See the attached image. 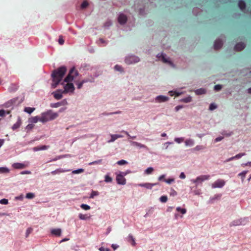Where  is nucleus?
Returning <instances> with one entry per match:
<instances>
[{
	"instance_id": "nucleus-1",
	"label": "nucleus",
	"mask_w": 251,
	"mask_h": 251,
	"mask_svg": "<svg viewBox=\"0 0 251 251\" xmlns=\"http://www.w3.org/2000/svg\"><path fill=\"white\" fill-rule=\"evenodd\" d=\"M79 73L74 67L71 69L68 75L65 78L64 81L67 82V83L64 86L63 92L65 94L71 92L73 93L75 90V87L72 83H70L78 75Z\"/></svg>"
},
{
	"instance_id": "nucleus-2",
	"label": "nucleus",
	"mask_w": 251,
	"mask_h": 251,
	"mask_svg": "<svg viewBox=\"0 0 251 251\" xmlns=\"http://www.w3.org/2000/svg\"><path fill=\"white\" fill-rule=\"evenodd\" d=\"M66 72L67 68L65 66L60 67L52 72L51 77L53 82L51 84V86L53 88H55L57 87L62 79Z\"/></svg>"
},
{
	"instance_id": "nucleus-3",
	"label": "nucleus",
	"mask_w": 251,
	"mask_h": 251,
	"mask_svg": "<svg viewBox=\"0 0 251 251\" xmlns=\"http://www.w3.org/2000/svg\"><path fill=\"white\" fill-rule=\"evenodd\" d=\"M58 116V114L57 113L53 112L52 110H49L41 114V122L45 123L55 119Z\"/></svg>"
},
{
	"instance_id": "nucleus-4",
	"label": "nucleus",
	"mask_w": 251,
	"mask_h": 251,
	"mask_svg": "<svg viewBox=\"0 0 251 251\" xmlns=\"http://www.w3.org/2000/svg\"><path fill=\"white\" fill-rule=\"evenodd\" d=\"M127 174L126 173H120V174H118L116 176V181L117 183L121 185H125L126 183V179L124 177V176H126Z\"/></svg>"
},
{
	"instance_id": "nucleus-5",
	"label": "nucleus",
	"mask_w": 251,
	"mask_h": 251,
	"mask_svg": "<svg viewBox=\"0 0 251 251\" xmlns=\"http://www.w3.org/2000/svg\"><path fill=\"white\" fill-rule=\"evenodd\" d=\"M140 61V59L138 57L135 55H131L127 56L125 59V62L127 65L136 63Z\"/></svg>"
},
{
	"instance_id": "nucleus-6",
	"label": "nucleus",
	"mask_w": 251,
	"mask_h": 251,
	"mask_svg": "<svg viewBox=\"0 0 251 251\" xmlns=\"http://www.w3.org/2000/svg\"><path fill=\"white\" fill-rule=\"evenodd\" d=\"M225 183L226 182L225 181V180L219 179L212 184V188H222L225 185Z\"/></svg>"
},
{
	"instance_id": "nucleus-7",
	"label": "nucleus",
	"mask_w": 251,
	"mask_h": 251,
	"mask_svg": "<svg viewBox=\"0 0 251 251\" xmlns=\"http://www.w3.org/2000/svg\"><path fill=\"white\" fill-rule=\"evenodd\" d=\"M209 175H201L199 176H198L196 179L192 180V181L195 183L201 182L205 180L209 179Z\"/></svg>"
},
{
	"instance_id": "nucleus-8",
	"label": "nucleus",
	"mask_w": 251,
	"mask_h": 251,
	"mask_svg": "<svg viewBox=\"0 0 251 251\" xmlns=\"http://www.w3.org/2000/svg\"><path fill=\"white\" fill-rule=\"evenodd\" d=\"M63 94H65V93H64L63 90H62L61 89H58L52 93L54 98L56 100H60L62 99Z\"/></svg>"
},
{
	"instance_id": "nucleus-9",
	"label": "nucleus",
	"mask_w": 251,
	"mask_h": 251,
	"mask_svg": "<svg viewBox=\"0 0 251 251\" xmlns=\"http://www.w3.org/2000/svg\"><path fill=\"white\" fill-rule=\"evenodd\" d=\"M169 98L168 97L159 95L155 98V101L158 102H165L169 100Z\"/></svg>"
},
{
	"instance_id": "nucleus-10",
	"label": "nucleus",
	"mask_w": 251,
	"mask_h": 251,
	"mask_svg": "<svg viewBox=\"0 0 251 251\" xmlns=\"http://www.w3.org/2000/svg\"><path fill=\"white\" fill-rule=\"evenodd\" d=\"M157 184H158V183H145L139 184L138 185L139 186L145 187L148 189H151L153 186L156 185Z\"/></svg>"
},
{
	"instance_id": "nucleus-11",
	"label": "nucleus",
	"mask_w": 251,
	"mask_h": 251,
	"mask_svg": "<svg viewBox=\"0 0 251 251\" xmlns=\"http://www.w3.org/2000/svg\"><path fill=\"white\" fill-rule=\"evenodd\" d=\"M118 22L121 24L123 25L125 24L127 21V17L126 15H125L123 14H121L118 17Z\"/></svg>"
},
{
	"instance_id": "nucleus-12",
	"label": "nucleus",
	"mask_w": 251,
	"mask_h": 251,
	"mask_svg": "<svg viewBox=\"0 0 251 251\" xmlns=\"http://www.w3.org/2000/svg\"><path fill=\"white\" fill-rule=\"evenodd\" d=\"M245 48V45L243 43H238L234 47L236 51H241Z\"/></svg>"
},
{
	"instance_id": "nucleus-13",
	"label": "nucleus",
	"mask_w": 251,
	"mask_h": 251,
	"mask_svg": "<svg viewBox=\"0 0 251 251\" xmlns=\"http://www.w3.org/2000/svg\"><path fill=\"white\" fill-rule=\"evenodd\" d=\"M22 124V121L20 117H18L17 122L14 124L12 126L13 130H15L17 128H19Z\"/></svg>"
},
{
	"instance_id": "nucleus-14",
	"label": "nucleus",
	"mask_w": 251,
	"mask_h": 251,
	"mask_svg": "<svg viewBox=\"0 0 251 251\" xmlns=\"http://www.w3.org/2000/svg\"><path fill=\"white\" fill-rule=\"evenodd\" d=\"M222 46H223V42L221 40L218 39V40H216L215 41L214 47V49L215 50L220 49V48H222Z\"/></svg>"
},
{
	"instance_id": "nucleus-15",
	"label": "nucleus",
	"mask_w": 251,
	"mask_h": 251,
	"mask_svg": "<svg viewBox=\"0 0 251 251\" xmlns=\"http://www.w3.org/2000/svg\"><path fill=\"white\" fill-rule=\"evenodd\" d=\"M13 168L16 169H22L26 167V165L23 163H15L12 165Z\"/></svg>"
},
{
	"instance_id": "nucleus-16",
	"label": "nucleus",
	"mask_w": 251,
	"mask_h": 251,
	"mask_svg": "<svg viewBox=\"0 0 251 251\" xmlns=\"http://www.w3.org/2000/svg\"><path fill=\"white\" fill-rule=\"evenodd\" d=\"M51 233L53 235L59 236L61 233V230L60 228H54L51 229Z\"/></svg>"
},
{
	"instance_id": "nucleus-17",
	"label": "nucleus",
	"mask_w": 251,
	"mask_h": 251,
	"mask_svg": "<svg viewBox=\"0 0 251 251\" xmlns=\"http://www.w3.org/2000/svg\"><path fill=\"white\" fill-rule=\"evenodd\" d=\"M15 102V100H11L8 101L7 102H5L3 104V106L5 108H8V107H10L12 106Z\"/></svg>"
},
{
	"instance_id": "nucleus-18",
	"label": "nucleus",
	"mask_w": 251,
	"mask_h": 251,
	"mask_svg": "<svg viewBox=\"0 0 251 251\" xmlns=\"http://www.w3.org/2000/svg\"><path fill=\"white\" fill-rule=\"evenodd\" d=\"M238 6L241 10H244L246 8V3L243 0H240L238 1Z\"/></svg>"
},
{
	"instance_id": "nucleus-19",
	"label": "nucleus",
	"mask_w": 251,
	"mask_h": 251,
	"mask_svg": "<svg viewBox=\"0 0 251 251\" xmlns=\"http://www.w3.org/2000/svg\"><path fill=\"white\" fill-rule=\"evenodd\" d=\"M185 144L186 146L191 147L194 145V141L191 139H188L185 141Z\"/></svg>"
},
{
	"instance_id": "nucleus-20",
	"label": "nucleus",
	"mask_w": 251,
	"mask_h": 251,
	"mask_svg": "<svg viewBox=\"0 0 251 251\" xmlns=\"http://www.w3.org/2000/svg\"><path fill=\"white\" fill-rule=\"evenodd\" d=\"M131 144L134 146H136V147H138L140 148H146V146L143 144H142L140 143H138V142H135V141H133L131 143Z\"/></svg>"
},
{
	"instance_id": "nucleus-21",
	"label": "nucleus",
	"mask_w": 251,
	"mask_h": 251,
	"mask_svg": "<svg viewBox=\"0 0 251 251\" xmlns=\"http://www.w3.org/2000/svg\"><path fill=\"white\" fill-rule=\"evenodd\" d=\"M47 149H48V147L47 146H41L40 147H35L33 148V150L34 151H40V150H47Z\"/></svg>"
},
{
	"instance_id": "nucleus-22",
	"label": "nucleus",
	"mask_w": 251,
	"mask_h": 251,
	"mask_svg": "<svg viewBox=\"0 0 251 251\" xmlns=\"http://www.w3.org/2000/svg\"><path fill=\"white\" fill-rule=\"evenodd\" d=\"M38 121L41 122V117L35 116L30 119V122L32 123H36Z\"/></svg>"
},
{
	"instance_id": "nucleus-23",
	"label": "nucleus",
	"mask_w": 251,
	"mask_h": 251,
	"mask_svg": "<svg viewBox=\"0 0 251 251\" xmlns=\"http://www.w3.org/2000/svg\"><path fill=\"white\" fill-rule=\"evenodd\" d=\"M66 171L65 170H64L63 169H56L53 171H52L51 172V174L52 175H55L57 174H59V173H64Z\"/></svg>"
},
{
	"instance_id": "nucleus-24",
	"label": "nucleus",
	"mask_w": 251,
	"mask_h": 251,
	"mask_svg": "<svg viewBox=\"0 0 251 251\" xmlns=\"http://www.w3.org/2000/svg\"><path fill=\"white\" fill-rule=\"evenodd\" d=\"M35 108H32L30 107H26L24 109V111L28 113L31 114L32 112H33L35 110Z\"/></svg>"
},
{
	"instance_id": "nucleus-25",
	"label": "nucleus",
	"mask_w": 251,
	"mask_h": 251,
	"mask_svg": "<svg viewBox=\"0 0 251 251\" xmlns=\"http://www.w3.org/2000/svg\"><path fill=\"white\" fill-rule=\"evenodd\" d=\"M128 241L131 242V244L132 246H134L136 245V243L134 240V238L132 236V235L129 234L128 236Z\"/></svg>"
},
{
	"instance_id": "nucleus-26",
	"label": "nucleus",
	"mask_w": 251,
	"mask_h": 251,
	"mask_svg": "<svg viewBox=\"0 0 251 251\" xmlns=\"http://www.w3.org/2000/svg\"><path fill=\"white\" fill-rule=\"evenodd\" d=\"M205 90L204 89L201 88L196 90L195 93L197 95H201L205 93Z\"/></svg>"
},
{
	"instance_id": "nucleus-27",
	"label": "nucleus",
	"mask_w": 251,
	"mask_h": 251,
	"mask_svg": "<svg viewBox=\"0 0 251 251\" xmlns=\"http://www.w3.org/2000/svg\"><path fill=\"white\" fill-rule=\"evenodd\" d=\"M9 170L6 167H0V174L8 173Z\"/></svg>"
},
{
	"instance_id": "nucleus-28",
	"label": "nucleus",
	"mask_w": 251,
	"mask_h": 251,
	"mask_svg": "<svg viewBox=\"0 0 251 251\" xmlns=\"http://www.w3.org/2000/svg\"><path fill=\"white\" fill-rule=\"evenodd\" d=\"M79 218L81 220H86L90 218L87 214H79L78 216Z\"/></svg>"
},
{
	"instance_id": "nucleus-29",
	"label": "nucleus",
	"mask_w": 251,
	"mask_h": 251,
	"mask_svg": "<svg viewBox=\"0 0 251 251\" xmlns=\"http://www.w3.org/2000/svg\"><path fill=\"white\" fill-rule=\"evenodd\" d=\"M247 173H248L247 171H244L238 174V176H241L242 181H244V178L246 176V175L247 174Z\"/></svg>"
},
{
	"instance_id": "nucleus-30",
	"label": "nucleus",
	"mask_w": 251,
	"mask_h": 251,
	"mask_svg": "<svg viewBox=\"0 0 251 251\" xmlns=\"http://www.w3.org/2000/svg\"><path fill=\"white\" fill-rule=\"evenodd\" d=\"M112 181V178L108 175H106L105 176L104 181L105 182H107V183L111 182Z\"/></svg>"
},
{
	"instance_id": "nucleus-31",
	"label": "nucleus",
	"mask_w": 251,
	"mask_h": 251,
	"mask_svg": "<svg viewBox=\"0 0 251 251\" xmlns=\"http://www.w3.org/2000/svg\"><path fill=\"white\" fill-rule=\"evenodd\" d=\"M176 210L178 212H181L182 214H184L186 213V210L185 208H181L180 207H177L176 208Z\"/></svg>"
},
{
	"instance_id": "nucleus-32",
	"label": "nucleus",
	"mask_w": 251,
	"mask_h": 251,
	"mask_svg": "<svg viewBox=\"0 0 251 251\" xmlns=\"http://www.w3.org/2000/svg\"><path fill=\"white\" fill-rule=\"evenodd\" d=\"M153 171V168H152V167H149L145 171V173L147 174V175H149V174H151L152 173V172Z\"/></svg>"
},
{
	"instance_id": "nucleus-33",
	"label": "nucleus",
	"mask_w": 251,
	"mask_h": 251,
	"mask_svg": "<svg viewBox=\"0 0 251 251\" xmlns=\"http://www.w3.org/2000/svg\"><path fill=\"white\" fill-rule=\"evenodd\" d=\"M117 139H118V137H117V134H112L111 135V139L109 141H108V142H113L115 141Z\"/></svg>"
},
{
	"instance_id": "nucleus-34",
	"label": "nucleus",
	"mask_w": 251,
	"mask_h": 251,
	"mask_svg": "<svg viewBox=\"0 0 251 251\" xmlns=\"http://www.w3.org/2000/svg\"><path fill=\"white\" fill-rule=\"evenodd\" d=\"M35 195L32 193H28L26 194V198L28 199H31L34 198Z\"/></svg>"
},
{
	"instance_id": "nucleus-35",
	"label": "nucleus",
	"mask_w": 251,
	"mask_h": 251,
	"mask_svg": "<svg viewBox=\"0 0 251 251\" xmlns=\"http://www.w3.org/2000/svg\"><path fill=\"white\" fill-rule=\"evenodd\" d=\"M80 207L82 208L84 210H88L90 209V206L88 205H87L86 204H82L80 205Z\"/></svg>"
},
{
	"instance_id": "nucleus-36",
	"label": "nucleus",
	"mask_w": 251,
	"mask_h": 251,
	"mask_svg": "<svg viewBox=\"0 0 251 251\" xmlns=\"http://www.w3.org/2000/svg\"><path fill=\"white\" fill-rule=\"evenodd\" d=\"M184 138L183 137L175 138L174 140L176 142L179 144L184 141Z\"/></svg>"
},
{
	"instance_id": "nucleus-37",
	"label": "nucleus",
	"mask_w": 251,
	"mask_h": 251,
	"mask_svg": "<svg viewBox=\"0 0 251 251\" xmlns=\"http://www.w3.org/2000/svg\"><path fill=\"white\" fill-rule=\"evenodd\" d=\"M99 194V193L98 191H92V192L91 194V195L90 196V198L93 199L95 196H98Z\"/></svg>"
},
{
	"instance_id": "nucleus-38",
	"label": "nucleus",
	"mask_w": 251,
	"mask_h": 251,
	"mask_svg": "<svg viewBox=\"0 0 251 251\" xmlns=\"http://www.w3.org/2000/svg\"><path fill=\"white\" fill-rule=\"evenodd\" d=\"M114 69L115 70H116L117 71H119L121 72H123V69L122 67L120 65H115L114 67Z\"/></svg>"
},
{
	"instance_id": "nucleus-39",
	"label": "nucleus",
	"mask_w": 251,
	"mask_h": 251,
	"mask_svg": "<svg viewBox=\"0 0 251 251\" xmlns=\"http://www.w3.org/2000/svg\"><path fill=\"white\" fill-rule=\"evenodd\" d=\"M204 147L202 146H201V145H198L197 146H196L194 149H193V150L194 151H200V150H203L204 149Z\"/></svg>"
},
{
	"instance_id": "nucleus-40",
	"label": "nucleus",
	"mask_w": 251,
	"mask_h": 251,
	"mask_svg": "<svg viewBox=\"0 0 251 251\" xmlns=\"http://www.w3.org/2000/svg\"><path fill=\"white\" fill-rule=\"evenodd\" d=\"M32 230L33 229L31 227H29L26 229L25 233L26 237H27L29 236V235L31 233Z\"/></svg>"
},
{
	"instance_id": "nucleus-41",
	"label": "nucleus",
	"mask_w": 251,
	"mask_h": 251,
	"mask_svg": "<svg viewBox=\"0 0 251 251\" xmlns=\"http://www.w3.org/2000/svg\"><path fill=\"white\" fill-rule=\"evenodd\" d=\"M232 132H228L227 133L226 131H223L221 134L224 135V136H225L226 137H229L230 136H231L232 134Z\"/></svg>"
},
{
	"instance_id": "nucleus-42",
	"label": "nucleus",
	"mask_w": 251,
	"mask_h": 251,
	"mask_svg": "<svg viewBox=\"0 0 251 251\" xmlns=\"http://www.w3.org/2000/svg\"><path fill=\"white\" fill-rule=\"evenodd\" d=\"M168 198L166 196H162L160 198V201L162 202H166L167 201Z\"/></svg>"
},
{
	"instance_id": "nucleus-43",
	"label": "nucleus",
	"mask_w": 251,
	"mask_h": 251,
	"mask_svg": "<svg viewBox=\"0 0 251 251\" xmlns=\"http://www.w3.org/2000/svg\"><path fill=\"white\" fill-rule=\"evenodd\" d=\"M127 163V162L125 160H121L120 161H118L117 162V164L119 165H123L125 164H126Z\"/></svg>"
},
{
	"instance_id": "nucleus-44",
	"label": "nucleus",
	"mask_w": 251,
	"mask_h": 251,
	"mask_svg": "<svg viewBox=\"0 0 251 251\" xmlns=\"http://www.w3.org/2000/svg\"><path fill=\"white\" fill-rule=\"evenodd\" d=\"M61 105V103L60 102H56V103H51L50 106L51 107L57 108V107L60 106Z\"/></svg>"
},
{
	"instance_id": "nucleus-45",
	"label": "nucleus",
	"mask_w": 251,
	"mask_h": 251,
	"mask_svg": "<svg viewBox=\"0 0 251 251\" xmlns=\"http://www.w3.org/2000/svg\"><path fill=\"white\" fill-rule=\"evenodd\" d=\"M88 5V2L87 1H84L81 5V7L82 9L86 8Z\"/></svg>"
},
{
	"instance_id": "nucleus-46",
	"label": "nucleus",
	"mask_w": 251,
	"mask_h": 251,
	"mask_svg": "<svg viewBox=\"0 0 251 251\" xmlns=\"http://www.w3.org/2000/svg\"><path fill=\"white\" fill-rule=\"evenodd\" d=\"M83 172H84V170L83 169H79L73 171V173L76 174L81 173Z\"/></svg>"
},
{
	"instance_id": "nucleus-47",
	"label": "nucleus",
	"mask_w": 251,
	"mask_h": 251,
	"mask_svg": "<svg viewBox=\"0 0 251 251\" xmlns=\"http://www.w3.org/2000/svg\"><path fill=\"white\" fill-rule=\"evenodd\" d=\"M245 155H246V153L244 152V153H240L239 154H236L235 156H234V157H235V159H239Z\"/></svg>"
},
{
	"instance_id": "nucleus-48",
	"label": "nucleus",
	"mask_w": 251,
	"mask_h": 251,
	"mask_svg": "<svg viewBox=\"0 0 251 251\" xmlns=\"http://www.w3.org/2000/svg\"><path fill=\"white\" fill-rule=\"evenodd\" d=\"M161 59L162 61L164 63H171L170 61H169L164 56L163 54H161Z\"/></svg>"
},
{
	"instance_id": "nucleus-49",
	"label": "nucleus",
	"mask_w": 251,
	"mask_h": 251,
	"mask_svg": "<svg viewBox=\"0 0 251 251\" xmlns=\"http://www.w3.org/2000/svg\"><path fill=\"white\" fill-rule=\"evenodd\" d=\"M112 25V22L111 21L108 20L106 21L104 25V26L106 27H108Z\"/></svg>"
},
{
	"instance_id": "nucleus-50",
	"label": "nucleus",
	"mask_w": 251,
	"mask_h": 251,
	"mask_svg": "<svg viewBox=\"0 0 251 251\" xmlns=\"http://www.w3.org/2000/svg\"><path fill=\"white\" fill-rule=\"evenodd\" d=\"M8 202V200L3 199L0 200V203L2 204H7Z\"/></svg>"
},
{
	"instance_id": "nucleus-51",
	"label": "nucleus",
	"mask_w": 251,
	"mask_h": 251,
	"mask_svg": "<svg viewBox=\"0 0 251 251\" xmlns=\"http://www.w3.org/2000/svg\"><path fill=\"white\" fill-rule=\"evenodd\" d=\"M101 162H102V160L100 159V160H98L97 161H95L90 162L89 164V165H94V164H100L101 163Z\"/></svg>"
},
{
	"instance_id": "nucleus-52",
	"label": "nucleus",
	"mask_w": 251,
	"mask_h": 251,
	"mask_svg": "<svg viewBox=\"0 0 251 251\" xmlns=\"http://www.w3.org/2000/svg\"><path fill=\"white\" fill-rule=\"evenodd\" d=\"M58 43L60 45H63L64 43V40L63 39L62 36H60L58 39Z\"/></svg>"
},
{
	"instance_id": "nucleus-53",
	"label": "nucleus",
	"mask_w": 251,
	"mask_h": 251,
	"mask_svg": "<svg viewBox=\"0 0 251 251\" xmlns=\"http://www.w3.org/2000/svg\"><path fill=\"white\" fill-rule=\"evenodd\" d=\"M222 86L221 85L217 84L214 86V90L216 91H219L222 89Z\"/></svg>"
},
{
	"instance_id": "nucleus-54",
	"label": "nucleus",
	"mask_w": 251,
	"mask_h": 251,
	"mask_svg": "<svg viewBox=\"0 0 251 251\" xmlns=\"http://www.w3.org/2000/svg\"><path fill=\"white\" fill-rule=\"evenodd\" d=\"M216 108L217 106L214 103H211L209 106V109L210 110H213L215 109Z\"/></svg>"
},
{
	"instance_id": "nucleus-55",
	"label": "nucleus",
	"mask_w": 251,
	"mask_h": 251,
	"mask_svg": "<svg viewBox=\"0 0 251 251\" xmlns=\"http://www.w3.org/2000/svg\"><path fill=\"white\" fill-rule=\"evenodd\" d=\"M122 132H123L125 134H126L127 136H128L130 138H131V139H135L136 138V136H131L128 132H127V131H125V130H123L121 131Z\"/></svg>"
},
{
	"instance_id": "nucleus-56",
	"label": "nucleus",
	"mask_w": 251,
	"mask_h": 251,
	"mask_svg": "<svg viewBox=\"0 0 251 251\" xmlns=\"http://www.w3.org/2000/svg\"><path fill=\"white\" fill-rule=\"evenodd\" d=\"M174 180H175L174 178H169V179H164V181L168 184L171 183L172 182H174Z\"/></svg>"
},
{
	"instance_id": "nucleus-57",
	"label": "nucleus",
	"mask_w": 251,
	"mask_h": 251,
	"mask_svg": "<svg viewBox=\"0 0 251 251\" xmlns=\"http://www.w3.org/2000/svg\"><path fill=\"white\" fill-rule=\"evenodd\" d=\"M176 195L177 192L174 189H172L170 193V195L172 196H176Z\"/></svg>"
},
{
	"instance_id": "nucleus-58",
	"label": "nucleus",
	"mask_w": 251,
	"mask_h": 251,
	"mask_svg": "<svg viewBox=\"0 0 251 251\" xmlns=\"http://www.w3.org/2000/svg\"><path fill=\"white\" fill-rule=\"evenodd\" d=\"M76 83V84L77 85V88L80 89L82 87L83 84L81 82H76L75 81Z\"/></svg>"
},
{
	"instance_id": "nucleus-59",
	"label": "nucleus",
	"mask_w": 251,
	"mask_h": 251,
	"mask_svg": "<svg viewBox=\"0 0 251 251\" xmlns=\"http://www.w3.org/2000/svg\"><path fill=\"white\" fill-rule=\"evenodd\" d=\"M5 111L3 109L0 110V117H4L5 116Z\"/></svg>"
},
{
	"instance_id": "nucleus-60",
	"label": "nucleus",
	"mask_w": 251,
	"mask_h": 251,
	"mask_svg": "<svg viewBox=\"0 0 251 251\" xmlns=\"http://www.w3.org/2000/svg\"><path fill=\"white\" fill-rule=\"evenodd\" d=\"M223 138H224V137L222 136H220V137H217L215 139V142H218L219 141H221Z\"/></svg>"
},
{
	"instance_id": "nucleus-61",
	"label": "nucleus",
	"mask_w": 251,
	"mask_h": 251,
	"mask_svg": "<svg viewBox=\"0 0 251 251\" xmlns=\"http://www.w3.org/2000/svg\"><path fill=\"white\" fill-rule=\"evenodd\" d=\"M99 250L100 251H110V250L108 248H105L103 247L100 248Z\"/></svg>"
},
{
	"instance_id": "nucleus-62",
	"label": "nucleus",
	"mask_w": 251,
	"mask_h": 251,
	"mask_svg": "<svg viewBox=\"0 0 251 251\" xmlns=\"http://www.w3.org/2000/svg\"><path fill=\"white\" fill-rule=\"evenodd\" d=\"M31 172L28 171H25L21 172V175H25V174H30Z\"/></svg>"
},
{
	"instance_id": "nucleus-63",
	"label": "nucleus",
	"mask_w": 251,
	"mask_h": 251,
	"mask_svg": "<svg viewBox=\"0 0 251 251\" xmlns=\"http://www.w3.org/2000/svg\"><path fill=\"white\" fill-rule=\"evenodd\" d=\"M186 176H185V175L184 173L182 172L180 176H179V177L181 178V179H184L185 178Z\"/></svg>"
},
{
	"instance_id": "nucleus-64",
	"label": "nucleus",
	"mask_w": 251,
	"mask_h": 251,
	"mask_svg": "<svg viewBox=\"0 0 251 251\" xmlns=\"http://www.w3.org/2000/svg\"><path fill=\"white\" fill-rule=\"evenodd\" d=\"M165 176L164 175H163L160 176L158 177V180H159V181H161V180H164V179H164Z\"/></svg>"
}]
</instances>
